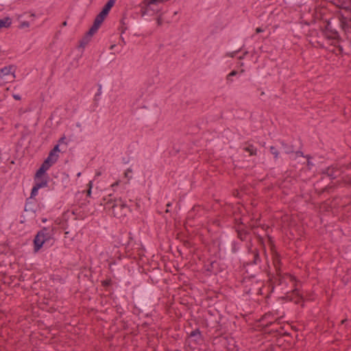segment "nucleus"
Here are the masks:
<instances>
[{"label": "nucleus", "mask_w": 351, "mask_h": 351, "mask_svg": "<svg viewBox=\"0 0 351 351\" xmlns=\"http://www.w3.org/2000/svg\"><path fill=\"white\" fill-rule=\"evenodd\" d=\"M135 304L133 308V313L136 315H144L148 316L152 307L155 297L152 294V288L147 285L139 289L135 293Z\"/></svg>", "instance_id": "obj_1"}, {"label": "nucleus", "mask_w": 351, "mask_h": 351, "mask_svg": "<svg viewBox=\"0 0 351 351\" xmlns=\"http://www.w3.org/2000/svg\"><path fill=\"white\" fill-rule=\"evenodd\" d=\"M104 208L111 211L112 215L117 218H123L130 213V207L121 199L113 197L112 194L103 199Z\"/></svg>", "instance_id": "obj_2"}, {"label": "nucleus", "mask_w": 351, "mask_h": 351, "mask_svg": "<svg viewBox=\"0 0 351 351\" xmlns=\"http://www.w3.org/2000/svg\"><path fill=\"white\" fill-rule=\"evenodd\" d=\"M243 283L245 287V292L247 294H263V282L256 279L255 278V275L245 277L243 278Z\"/></svg>", "instance_id": "obj_3"}, {"label": "nucleus", "mask_w": 351, "mask_h": 351, "mask_svg": "<svg viewBox=\"0 0 351 351\" xmlns=\"http://www.w3.org/2000/svg\"><path fill=\"white\" fill-rule=\"evenodd\" d=\"M47 231L48 229L44 227L41 230L37 232L34 239V252H38L43 247L45 242L50 239L51 237Z\"/></svg>", "instance_id": "obj_4"}, {"label": "nucleus", "mask_w": 351, "mask_h": 351, "mask_svg": "<svg viewBox=\"0 0 351 351\" xmlns=\"http://www.w3.org/2000/svg\"><path fill=\"white\" fill-rule=\"evenodd\" d=\"M323 34L329 40L337 39L339 38V34L335 29H332L330 21L327 22L326 29L323 31Z\"/></svg>", "instance_id": "obj_5"}, {"label": "nucleus", "mask_w": 351, "mask_h": 351, "mask_svg": "<svg viewBox=\"0 0 351 351\" xmlns=\"http://www.w3.org/2000/svg\"><path fill=\"white\" fill-rule=\"evenodd\" d=\"M204 268L210 274H217L220 271L219 264L217 261L208 260V263L204 264Z\"/></svg>", "instance_id": "obj_6"}, {"label": "nucleus", "mask_w": 351, "mask_h": 351, "mask_svg": "<svg viewBox=\"0 0 351 351\" xmlns=\"http://www.w3.org/2000/svg\"><path fill=\"white\" fill-rule=\"evenodd\" d=\"M236 231L237 232L238 238L241 241H246L248 235L250 234V231L246 229V227L244 224L241 223L238 225L236 228Z\"/></svg>", "instance_id": "obj_7"}, {"label": "nucleus", "mask_w": 351, "mask_h": 351, "mask_svg": "<svg viewBox=\"0 0 351 351\" xmlns=\"http://www.w3.org/2000/svg\"><path fill=\"white\" fill-rule=\"evenodd\" d=\"M341 172L342 171L340 169L334 167L327 168L325 171L327 176L331 179H335L341 175Z\"/></svg>", "instance_id": "obj_8"}, {"label": "nucleus", "mask_w": 351, "mask_h": 351, "mask_svg": "<svg viewBox=\"0 0 351 351\" xmlns=\"http://www.w3.org/2000/svg\"><path fill=\"white\" fill-rule=\"evenodd\" d=\"M273 263L276 269V275L278 277L279 283H281L280 259L278 254H276L274 256Z\"/></svg>", "instance_id": "obj_9"}, {"label": "nucleus", "mask_w": 351, "mask_h": 351, "mask_svg": "<svg viewBox=\"0 0 351 351\" xmlns=\"http://www.w3.org/2000/svg\"><path fill=\"white\" fill-rule=\"evenodd\" d=\"M189 337L194 338V341L196 342L202 339V335L199 328H196L194 330L191 331L189 334Z\"/></svg>", "instance_id": "obj_10"}, {"label": "nucleus", "mask_w": 351, "mask_h": 351, "mask_svg": "<svg viewBox=\"0 0 351 351\" xmlns=\"http://www.w3.org/2000/svg\"><path fill=\"white\" fill-rule=\"evenodd\" d=\"M108 14H106L105 12L101 11L95 17L94 20V23L97 24L100 27L103 21H104L105 18L107 16Z\"/></svg>", "instance_id": "obj_11"}, {"label": "nucleus", "mask_w": 351, "mask_h": 351, "mask_svg": "<svg viewBox=\"0 0 351 351\" xmlns=\"http://www.w3.org/2000/svg\"><path fill=\"white\" fill-rule=\"evenodd\" d=\"M146 25V23L145 21H143L140 23H135L134 25V30L135 32V35L137 36H144L145 34L144 32H141L139 30V27L141 26H144Z\"/></svg>", "instance_id": "obj_12"}, {"label": "nucleus", "mask_w": 351, "mask_h": 351, "mask_svg": "<svg viewBox=\"0 0 351 351\" xmlns=\"http://www.w3.org/2000/svg\"><path fill=\"white\" fill-rule=\"evenodd\" d=\"M116 0H108L106 5L103 7L101 11L108 14L110 9L112 8Z\"/></svg>", "instance_id": "obj_13"}, {"label": "nucleus", "mask_w": 351, "mask_h": 351, "mask_svg": "<svg viewBox=\"0 0 351 351\" xmlns=\"http://www.w3.org/2000/svg\"><path fill=\"white\" fill-rule=\"evenodd\" d=\"M15 71L14 66L10 65L9 66H5L1 69V73L3 75H8L10 73H14Z\"/></svg>", "instance_id": "obj_14"}, {"label": "nucleus", "mask_w": 351, "mask_h": 351, "mask_svg": "<svg viewBox=\"0 0 351 351\" xmlns=\"http://www.w3.org/2000/svg\"><path fill=\"white\" fill-rule=\"evenodd\" d=\"M12 24V19L10 17H5L0 19V29L2 27H9Z\"/></svg>", "instance_id": "obj_15"}, {"label": "nucleus", "mask_w": 351, "mask_h": 351, "mask_svg": "<svg viewBox=\"0 0 351 351\" xmlns=\"http://www.w3.org/2000/svg\"><path fill=\"white\" fill-rule=\"evenodd\" d=\"M252 254L253 256L252 263L257 265L261 261L258 251L256 249H254L252 251Z\"/></svg>", "instance_id": "obj_16"}, {"label": "nucleus", "mask_w": 351, "mask_h": 351, "mask_svg": "<svg viewBox=\"0 0 351 351\" xmlns=\"http://www.w3.org/2000/svg\"><path fill=\"white\" fill-rule=\"evenodd\" d=\"M245 152L250 153V156H256L257 150L254 147L253 145H249L243 149Z\"/></svg>", "instance_id": "obj_17"}, {"label": "nucleus", "mask_w": 351, "mask_h": 351, "mask_svg": "<svg viewBox=\"0 0 351 351\" xmlns=\"http://www.w3.org/2000/svg\"><path fill=\"white\" fill-rule=\"evenodd\" d=\"M90 36L86 34L80 42V47H84L90 40Z\"/></svg>", "instance_id": "obj_18"}, {"label": "nucleus", "mask_w": 351, "mask_h": 351, "mask_svg": "<svg viewBox=\"0 0 351 351\" xmlns=\"http://www.w3.org/2000/svg\"><path fill=\"white\" fill-rule=\"evenodd\" d=\"M48 169L41 165L40 168L37 170L35 179L40 178Z\"/></svg>", "instance_id": "obj_19"}, {"label": "nucleus", "mask_w": 351, "mask_h": 351, "mask_svg": "<svg viewBox=\"0 0 351 351\" xmlns=\"http://www.w3.org/2000/svg\"><path fill=\"white\" fill-rule=\"evenodd\" d=\"M99 26L97 25V24L94 23H93V25H92V27L90 28V29L88 30V32H86V34H88V36H90V37L93 36V35L97 32V31L98 30Z\"/></svg>", "instance_id": "obj_20"}, {"label": "nucleus", "mask_w": 351, "mask_h": 351, "mask_svg": "<svg viewBox=\"0 0 351 351\" xmlns=\"http://www.w3.org/2000/svg\"><path fill=\"white\" fill-rule=\"evenodd\" d=\"M56 162L53 161L52 160L47 158L44 162L42 163V165L44 166L45 168L49 169L53 164Z\"/></svg>", "instance_id": "obj_21"}, {"label": "nucleus", "mask_w": 351, "mask_h": 351, "mask_svg": "<svg viewBox=\"0 0 351 351\" xmlns=\"http://www.w3.org/2000/svg\"><path fill=\"white\" fill-rule=\"evenodd\" d=\"M121 27H120V28H119V29H120V30H121V38L122 39L123 42V43H125V42H124V39H123V36H122V35H123V34L125 32V31L128 29V27L126 26V24H125V23L124 22V18H123V19H121Z\"/></svg>", "instance_id": "obj_22"}, {"label": "nucleus", "mask_w": 351, "mask_h": 351, "mask_svg": "<svg viewBox=\"0 0 351 351\" xmlns=\"http://www.w3.org/2000/svg\"><path fill=\"white\" fill-rule=\"evenodd\" d=\"M25 211H32L33 213L35 212V210L32 207V202H31L30 198H27V200H26V204H25Z\"/></svg>", "instance_id": "obj_23"}, {"label": "nucleus", "mask_w": 351, "mask_h": 351, "mask_svg": "<svg viewBox=\"0 0 351 351\" xmlns=\"http://www.w3.org/2000/svg\"><path fill=\"white\" fill-rule=\"evenodd\" d=\"M342 182L346 186H351V175H347L343 178Z\"/></svg>", "instance_id": "obj_24"}, {"label": "nucleus", "mask_w": 351, "mask_h": 351, "mask_svg": "<svg viewBox=\"0 0 351 351\" xmlns=\"http://www.w3.org/2000/svg\"><path fill=\"white\" fill-rule=\"evenodd\" d=\"M58 157H59L58 155L57 154L53 152L51 150L49 152V155L47 156L48 158L52 160L55 162H56V161L58 160Z\"/></svg>", "instance_id": "obj_25"}, {"label": "nucleus", "mask_w": 351, "mask_h": 351, "mask_svg": "<svg viewBox=\"0 0 351 351\" xmlns=\"http://www.w3.org/2000/svg\"><path fill=\"white\" fill-rule=\"evenodd\" d=\"M47 184V180H41L40 182H37L35 185L38 188L40 189L42 187L46 186Z\"/></svg>", "instance_id": "obj_26"}, {"label": "nucleus", "mask_w": 351, "mask_h": 351, "mask_svg": "<svg viewBox=\"0 0 351 351\" xmlns=\"http://www.w3.org/2000/svg\"><path fill=\"white\" fill-rule=\"evenodd\" d=\"M163 0H144V3L146 5H150L151 4H156L162 2Z\"/></svg>", "instance_id": "obj_27"}, {"label": "nucleus", "mask_w": 351, "mask_h": 351, "mask_svg": "<svg viewBox=\"0 0 351 351\" xmlns=\"http://www.w3.org/2000/svg\"><path fill=\"white\" fill-rule=\"evenodd\" d=\"M38 189H39L36 185H34L33 186L32 191H31L30 197H29V198H30V199H32L33 197H34L37 195Z\"/></svg>", "instance_id": "obj_28"}, {"label": "nucleus", "mask_w": 351, "mask_h": 351, "mask_svg": "<svg viewBox=\"0 0 351 351\" xmlns=\"http://www.w3.org/2000/svg\"><path fill=\"white\" fill-rule=\"evenodd\" d=\"M270 152L274 156L275 158H277L278 156V152L277 149L274 146L270 147Z\"/></svg>", "instance_id": "obj_29"}, {"label": "nucleus", "mask_w": 351, "mask_h": 351, "mask_svg": "<svg viewBox=\"0 0 351 351\" xmlns=\"http://www.w3.org/2000/svg\"><path fill=\"white\" fill-rule=\"evenodd\" d=\"M292 294H293V295H297L298 298H297V300H295L294 301V302H295V303H298V302H299V300H300V295H299V293H298V289H294V290L293 291V292H292Z\"/></svg>", "instance_id": "obj_30"}, {"label": "nucleus", "mask_w": 351, "mask_h": 351, "mask_svg": "<svg viewBox=\"0 0 351 351\" xmlns=\"http://www.w3.org/2000/svg\"><path fill=\"white\" fill-rule=\"evenodd\" d=\"M29 27V23L27 21H23L19 25V28H21V29Z\"/></svg>", "instance_id": "obj_31"}, {"label": "nucleus", "mask_w": 351, "mask_h": 351, "mask_svg": "<svg viewBox=\"0 0 351 351\" xmlns=\"http://www.w3.org/2000/svg\"><path fill=\"white\" fill-rule=\"evenodd\" d=\"M241 48H238L235 51H233V52H231V53H228L227 56H230L231 58H233V57H234V56L236 55V53L237 52L241 51Z\"/></svg>", "instance_id": "obj_32"}, {"label": "nucleus", "mask_w": 351, "mask_h": 351, "mask_svg": "<svg viewBox=\"0 0 351 351\" xmlns=\"http://www.w3.org/2000/svg\"><path fill=\"white\" fill-rule=\"evenodd\" d=\"M51 151L54 153H57V152H60V145L59 144H57L53 148L51 149Z\"/></svg>", "instance_id": "obj_33"}, {"label": "nucleus", "mask_w": 351, "mask_h": 351, "mask_svg": "<svg viewBox=\"0 0 351 351\" xmlns=\"http://www.w3.org/2000/svg\"><path fill=\"white\" fill-rule=\"evenodd\" d=\"M65 140H66V137L64 136H63L62 137H61L59 141H58V143L59 145H61V144H65L66 145L67 143L65 142Z\"/></svg>", "instance_id": "obj_34"}, {"label": "nucleus", "mask_w": 351, "mask_h": 351, "mask_svg": "<svg viewBox=\"0 0 351 351\" xmlns=\"http://www.w3.org/2000/svg\"><path fill=\"white\" fill-rule=\"evenodd\" d=\"M110 284H111L110 280H106L102 281V285L104 287L109 286Z\"/></svg>", "instance_id": "obj_35"}, {"label": "nucleus", "mask_w": 351, "mask_h": 351, "mask_svg": "<svg viewBox=\"0 0 351 351\" xmlns=\"http://www.w3.org/2000/svg\"><path fill=\"white\" fill-rule=\"evenodd\" d=\"M237 74V72L236 71H231L227 76V80H229L230 77L232 76H234Z\"/></svg>", "instance_id": "obj_36"}, {"label": "nucleus", "mask_w": 351, "mask_h": 351, "mask_svg": "<svg viewBox=\"0 0 351 351\" xmlns=\"http://www.w3.org/2000/svg\"><path fill=\"white\" fill-rule=\"evenodd\" d=\"M241 45V40H238L233 46L234 49H237Z\"/></svg>", "instance_id": "obj_37"}, {"label": "nucleus", "mask_w": 351, "mask_h": 351, "mask_svg": "<svg viewBox=\"0 0 351 351\" xmlns=\"http://www.w3.org/2000/svg\"><path fill=\"white\" fill-rule=\"evenodd\" d=\"M263 32V29L261 27H257L256 29V34H259V33Z\"/></svg>", "instance_id": "obj_38"}, {"label": "nucleus", "mask_w": 351, "mask_h": 351, "mask_svg": "<svg viewBox=\"0 0 351 351\" xmlns=\"http://www.w3.org/2000/svg\"><path fill=\"white\" fill-rule=\"evenodd\" d=\"M14 98L16 99V100H20L21 99V97L18 95H14Z\"/></svg>", "instance_id": "obj_39"}, {"label": "nucleus", "mask_w": 351, "mask_h": 351, "mask_svg": "<svg viewBox=\"0 0 351 351\" xmlns=\"http://www.w3.org/2000/svg\"><path fill=\"white\" fill-rule=\"evenodd\" d=\"M132 172V170L128 169L127 171L125 173V177H128V174H130V173Z\"/></svg>", "instance_id": "obj_40"}, {"label": "nucleus", "mask_w": 351, "mask_h": 351, "mask_svg": "<svg viewBox=\"0 0 351 351\" xmlns=\"http://www.w3.org/2000/svg\"><path fill=\"white\" fill-rule=\"evenodd\" d=\"M132 172V170L128 169L127 171L125 173V177H128V174H130V173Z\"/></svg>", "instance_id": "obj_41"}, {"label": "nucleus", "mask_w": 351, "mask_h": 351, "mask_svg": "<svg viewBox=\"0 0 351 351\" xmlns=\"http://www.w3.org/2000/svg\"><path fill=\"white\" fill-rule=\"evenodd\" d=\"M101 94V86H99V88L98 90V93L96 94V96H99Z\"/></svg>", "instance_id": "obj_42"}, {"label": "nucleus", "mask_w": 351, "mask_h": 351, "mask_svg": "<svg viewBox=\"0 0 351 351\" xmlns=\"http://www.w3.org/2000/svg\"><path fill=\"white\" fill-rule=\"evenodd\" d=\"M90 193H91V189L90 188L87 191V195L88 196H90Z\"/></svg>", "instance_id": "obj_43"}, {"label": "nucleus", "mask_w": 351, "mask_h": 351, "mask_svg": "<svg viewBox=\"0 0 351 351\" xmlns=\"http://www.w3.org/2000/svg\"><path fill=\"white\" fill-rule=\"evenodd\" d=\"M112 56H113V53H112V55L110 56V57L109 58H108L107 60H105V62H108L112 58Z\"/></svg>", "instance_id": "obj_44"}, {"label": "nucleus", "mask_w": 351, "mask_h": 351, "mask_svg": "<svg viewBox=\"0 0 351 351\" xmlns=\"http://www.w3.org/2000/svg\"><path fill=\"white\" fill-rule=\"evenodd\" d=\"M247 53H248V52H247V51H245V52L244 53V54H243V56H240V57H239V59H243V56H245V55H246V54H247Z\"/></svg>", "instance_id": "obj_45"}, {"label": "nucleus", "mask_w": 351, "mask_h": 351, "mask_svg": "<svg viewBox=\"0 0 351 351\" xmlns=\"http://www.w3.org/2000/svg\"><path fill=\"white\" fill-rule=\"evenodd\" d=\"M347 322V319H344L341 322V324H344Z\"/></svg>", "instance_id": "obj_46"}, {"label": "nucleus", "mask_w": 351, "mask_h": 351, "mask_svg": "<svg viewBox=\"0 0 351 351\" xmlns=\"http://www.w3.org/2000/svg\"><path fill=\"white\" fill-rule=\"evenodd\" d=\"M66 25H67L66 21H64V22L62 23V27L66 26Z\"/></svg>", "instance_id": "obj_47"}, {"label": "nucleus", "mask_w": 351, "mask_h": 351, "mask_svg": "<svg viewBox=\"0 0 351 351\" xmlns=\"http://www.w3.org/2000/svg\"><path fill=\"white\" fill-rule=\"evenodd\" d=\"M351 167V163L348 164V165L346 166V167L347 169L350 168Z\"/></svg>", "instance_id": "obj_48"}, {"label": "nucleus", "mask_w": 351, "mask_h": 351, "mask_svg": "<svg viewBox=\"0 0 351 351\" xmlns=\"http://www.w3.org/2000/svg\"><path fill=\"white\" fill-rule=\"evenodd\" d=\"M30 16H31V17H35V16H36V15H35V14H34V13H32V14H30Z\"/></svg>", "instance_id": "obj_49"}, {"label": "nucleus", "mask_w": 351, "mask_h": 351, "mask_svg": "<svg viewBox=\"0 0 351 351\" xmlns=\"http://www.w3.org/2000/svg\"><path fill=\"white\" fill-rule=\"evenodd\" d=\"M297 154H298V155H301V156H302V152H297Z\"/></svg>", "instance_id": "obj_50"}, {"label": "nucleus", "mask_w": 351, "mask_h": 351, "mask_svg": "<svg viewBox=\"0 0 351 351\" xmlns=\"http://www.w3.org/2000/svg\"><path fill=\"white\" fill-rule=\"evenodd\" d=\"M297 154H298V155H301V156H302V152H297Z\"/></svg>", "instance_id": "obj_51"}, {"label": "nucleus", "mask_w": 351, "mask_h": 351, "mask_svg": "<svg viewBox=\"0 0 351 351\" xmlns=\"http://www.w3.org/2000/svg\"><path fill=\"white\" fill-rule=\"evenodd\" d=\"M114 47H115V45H111V46H110V49H114Z\"/></svg>", "instance_id": "obj_52"}, {"label": "nucleus", "mask_w": 351, "mask_h": 351, "mask_svg": "<svg viewBox=\"0 0 351 351\" xmlns=\"http://www.w3.org/2000/svg\"><path fill=\"white\" fill-rule=\"evenodd\" d=\"M171 206V203H168V204H167V206Z\"/></svg>", "instance_id": "obj_53"}, {"label": "nucleus", "mask_w": 351, "mask_h": 351, "mask_svg": "<svg viewBox=\"0 0 351 351\" xmlns=\"http://www.w3.org/2000/svg\"><path fill=\"white\" fill-rule=\"evenodd\" d=\"M265 93L264 92H262L261 95H264Z\"/></svg>", "instance_id": "obj_54"}, {"label": "nucleus", "mask_w": 351, "mask_h": 351, "mask_svg": "<svg viewBox=\"0 0 351 351\" xmlns=\"http://www.w3.org/2000/svg\"><path fill=\"white\" fill-rule=\"evenodd\" d=\"M117 184H118V183H117V182H116L115 184H112V186H114V185H117Z\"/></svg>", "instance_id": "obj_55"}, {"label": "nucleus", "mask_w": 351, "mask_h": 351, "mask_svg": "<svg viewBox=\"0 0 351 351\" xmlns=\"http://www.w3.org/2000/svg\"><path fill=\"white\" fill-rule=\"evenodd\" d=\"M347 22L350 24L351 23V19L350 20V21H347Z\"/></svg>", "instance_id": "obj_56"}]
</instances>
